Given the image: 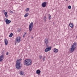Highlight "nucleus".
<instances>
[{
	"label": "nucleus",
	"mask_w": 77,
	"mask_h": 77,
	"mask_svg": "<svg viewBox=\"0 0 77 77\" xmlns=\"http://www.w3.org/2000/svg\"><path fill=\"white\" fill-rule=\"evenodd\" d=\"M76 45H77V43L76 42H75L73 44L72 46L71 47L70 50V53H72L76 48Z\"/></svg>",
	"instance_id": "f03ea898"
},
{
	"label": "nucleus",
	"mask_w": 77,
	"mask_h": 77,
	"mask_svg": "<svg viewBox=\"0 0 77 77\" xmlns=\"http://www.w3.org/2000/svg\"><path fill=\"white\" fill-rule=\"evenodd\" d=\"M66 1H68V0H66Z\"/></svg>",
	"instance_id": "473e14b6"
},
{
	"label": "nucleus",
	"mask_w": 77,
	"mask_h": 77,
	"mask_svg": "<svg viewBox=\"0 0 77 77\" xmlns=\"http://www.w3.org/2000/svg\"><path fill=\"white\" fill-rule=\"evenodd\" d=\"M45 56H44L43 58V61H45Z\"/></svg>",
	"instance_id": "5701e85b"
},
{
	"label": "nucleus",
	"mask_w": 77,
	"mask_h": 77,
	"mask_svg": "<svg viewBox=\"0 0 77 77\" xmlns=\"http://www.w3.org/2000/svg\"><path fill=\"white\" fill-rule=\"evenodd\" d=\"M5 17H6L7 18H8V15H5Z\"/></svg>",
	"instance_id": "2f4dec72"
},
{
	"label": "nucleus",
	"mask_w": 77,
	"mask_h": 77,
	"mask_svg": "<svg viewBox=\"0 0 77 77\" xmlns=\"http://www.w3.org/2000/svg\"><path fill=\"white\" fill-rule=\"evenodd\" d=\"M29 8H27L26 9V12H28L29 11Z\"/></svg>",
	"instance_id": "412c9836"
},
{
	"label": "nucleus",
	"mask_w": 77,
	"mask_h": 77,
	"mask_svg": "<svg viewBox=\"0 0 77 77\" xmlns=\"http://www.w3.org/2000/svg\"><path fill=\"white\" fill-rule=\"evenodd\" d=\"M5 12V10H3L2 11V12Z\"/></svg>",
	"instance_id": "7c9ffc66"
},
{
	"label": "nucleus",
	"mask_w": 77,
	"mask_h": 77,
	"mask_svg": "<svg viewBox=\"0 0 77 77\" xmlns=\"http://www.w3.org/2000/svg\"><path fill=\"white\" fill-rule=\"evenodd\" d=\"M54 53H57L58 52V49L55 48L54 49Z\"/></svg>",
	"instance_id": "ddd939ff"
},
{
	"label": "nucleus",
	"mask_w": 77,
	"mask_h": 77,
	"mask_svg": "<svg viewBox=\"0 0 77 77\" xmlns=\"http://www.w3.org/2000/svg\"><path fill=\"white\" fill-rule=\"evenodd\" d=\"M7 14H8V12H5L4 13V15H6Z\"/></svg>",
	"instance_id": "b1692460"
},
{
	"label": "nucleus",
	"mask_w": 77,
	"mask_h": 77,
	"mask_svg": "<svg viewBox=\"0 0 77 77\" xmlns=\"http://www.w3.org/2000/svg\"><path fill=\"white\" fill-rule=\"evenodd\" d=\"M16 67V68L17 69H21V63L18 60H17Z\"/></svg>",
	"instance_id": "7ed1b4c3"
},
{
	"label": "nucleus",
	"mask_w": 77,
	"mask_h": 77,
	"mask_svg": "<svg viewBox=\"0 0 77 77\" xmlns=\"http://www.w3.org/2000/svg\"><path fill=\"white\" fill-rule=\"evenodd\" d=\"M51 47L50 46L49 48H46L45 49V52H48L49 51L51 50Z\"/></svg>",
	"instance_id": "0eeeda50"
},
{
	"label": "nucleus",
	"mask_w": 77,
	"mask_h": 77,
	"mask_svg": "<svg viewBox=\"0 0 77 77\" xmlns=\"http://www.w3.org/2000/svg\"><path fill=\"white\" fill-rule=\"evenodd\" d=\"M68 9H71V6L69 5L68 7Z\"/></svg>",
	"instance_id": "393cba45"
},
{
	"label": "nucleus",
	"mask_w": 77,
	"mask_h": 77,
	"mask_svg": "<svg viewBox=\"0 0 77 77\" xmlns=\"http://www.w3.org/2000/svg\"><path fill=\"white\" fill-rule=\"evenodd\" d=\"M8 54H9V52H7L6 54V55H8Z\"/></svg>",
	"instance_id": "c756f323"
},
{
	"label": "nucleus",
	"mask_w": 77,
	"mask_h": 77,
	"mask_svg": "<svg viewBox=\"0 0 77 77\" xmlns=\"http://www.w3.org/2000/svg\"><path fill=\"white\" fill-rule=\"evenodd\" d=\"M36 74H40V73H41V71L39 70H37L36 71Z\"/></svg>",
	"instance_id": "2eb2a0df"
},
{
	"label": "nucleus",
	"mask_w": 77,
	"mask_h": 77,
	"mask_svg": "<svg viewBox=\"0 0 77 77\" xmlns=\"http://www.w3.org/2000/svg\"><path fill=\"white\" fill-rule=\"evenodd\" d=\"M19 60V62L20 63V61H21V60H22V59L20 58V59L19 60Z\"/></svg>",
	"instance_id": "bb28decb"
},
{
	"label": "nucleus",
	"mask_w": 77,
	"mask_h": 77,
	"mask_svg": "<svg viewBox=\"0 0 77 77\" xmlns=\"http://www.w3.org/2000/svg\"><path fill=\"white\" fill-rule=\"evenodd\" d=\"M26 33H27L26 32H25L24 33L23 36V38H24V37H25V36H26Z\"/></svg>",
	"instance_id": "aec40b11"
},
{
	"label": "nucleus",
	"mask_w": 77,
	"mask_h": 77,
	"mask_svg": "<svg viewBox=\"0 0 77 77\" xmlns=\"http://www.w3.org/2000/svg\"><path fill=\"white\" fill-rule=\"evenodd\" d=\"M5 22L6 24H9L11 23V21L10 20H8V19H6Z\"/></svg>",
	"instance_id": "6e6552de"
},
{
	"label": "nucleus",
	"mask_w": 77,
	"mask_h": 77,
	"mask_svg": "<svg viewBox=\"0 0 77 77\" xmlns=\"http://www.w3.org/2000/svg\"><path fill=\"white\" fill-rule=\"evenodd\" d=\"M48 19L50 20H51V15H49L48 17Z\"/></svg>",
	"instance_id": "6ab92c4d"
},
{
	"label": "nucleus",
	"mask_w": 77,
	"mask_h": 77,
	"mask_svg": "<svg viewBox=\"0 0 77 77\" xmlns=\"http://www.w3.org/2000/svg\"><path fill=\"white\" fill-rule=\"evenodd\" d=\"M42 58V56L40 55L39 57V59H41Z\"/></svg>",
	"instance_id": "4be33fe9"
},
{
	"label": "nucleus",
	"mask_w": 77,
	"mask_h": 77,
	"mask_svg": "<svg viewBox=\"0 0 77 77\" xmlns=\"http://www.w3.org/2000/svg\"><path fill=\"white\" fill-rule=\"evenodd\" d=\"M13 36V33H11L9 35V37L10 38H11V37H12V36Z\"/></svg>",
	"instance_id": "a211bd4d"
},
{
	"label": "nucleus",
	"mask_w": 77,
	"mask_h": 77,
	"mask_svg": "<svg viewBox=\"0 0 77 77\" xmlns=\"http://www.w3.org/2000/svg\"><path fill=\"white\" fill-rule=\"evenodd\" d=\"M46 45V47H47V48H50V47H49V46L48 45Z\"/></svg>",
	"instance_id": "a878e982"
},
{
	"label": "nucleus",
	"mask_w": 77,
	"mask_h": 77,
	"mask_svg": "<svg viewBox=\"0 0 77 77\" xmlns=\"http://www.w3.org/2000/svg\"><path fill=\"white\" fill-rule=\"evenodd\" d=\"M33 23H31L29 26V32H32V28H33Z\"/></svg>",
	"instance_id": "20e7f679"
},
{
	"label": "nucleus",
	"mask_w": 77,
	"mask_h": 77,
	"mask_svg": "<svg viewBox=\"0 0 77 77\" xmlns=\"http://www.w3.org/2000/svg\"><path fill=\"white\" fill-rule=\"evenodd\" d=\"M28 15H29V13H27L25 15L24 17H28Z\"/></svg>",
	"instance_id": "f3484780"
},
{
	"label": "nucleus",
	"mask_w": 77,
	"mask_h": 77,
	"mask_svg": "<svg viewBox=\"0 0 77 77\" xmlns=\"http://www.w3.org/2000/svg\"><path fill=\"white\" fill-rule=\"evenodd\" d=\"M10 12L11 14H12V13H13V11H10Z\"/></svg>",
	"instance_id": "c85d7f7f"
},
{
	"label": "nucleus",
	"mask_w": 77,
	"mask_h": 77,
	"mask_svg": "<svg viewBox=\"0 0 77 77\" xmlns=\"http://www.w3.org/2000/svg\"><path fill=\"white\" fill-rule=\"evenodd\" d=\"M69 26L71 28H72L74 27V24L72 23H70L69 24Z\"/></svg>",
	"instance_id": "f8f14e48"
},
{
	"label": "nucleus",
	"mask_w": 77,
	"mask_h": 77,
	"mask_svg": "<svg viewBox=\"0 0 77 77\" xmlns=\"http://www.w3.org/2000/svg\"><path fill=\"white\" fill-rule=\"evenodd\" d=\"M48 39L47 38H45V45H48Z\"/></svg>",
	"instance_id": "423d86ee"
},
{
	"label": "nucleus",
	"mask_w": 77,
	"mask_h": 77,
	"mask_svg": "<svg viewBox=\"0 0 77 77\" xmlns=\"http://www.w3.org/2000/svg\"><path fill=\"white\" fill-rule=\"evenodd\" d=\"M16 41L17 42H18V43L20 42L21 41V37H17L16 39Z\"/></svg>",
	"instance_id": "39448f33"
},
{
	"label": "nucleus",
	"mask_w": 77,
	"mask_h": 77,
	"mask_svg": "<svg viewBox=\"0 0 77 77\" xmlns=\"http://www.w3.org/2000/svg\"><path fill=\"white\" fill-rule=\"evenodd\" d=\"M18 32H21V29H18Z\"/></svg>",
	"instance_id": "cd10ccee"
},
{
	"label": "nucleus",
	"mask_w": 77,
	"mask_h": 77,
	"mask_svg": "<svg viewBox=\"0 0 77 77\" xmlns=\"http://www.w3.org/2000/svg\"><path fill=\"white\" fill-rule=\"evenodd\" d=\"M24 74V72L23 71H20V74L21 75H23Z\"/></svg>",
	"instance_id": "4468645a"
},
{
	"label": "nucleus",
	"mask_w": 77,
	"mask_h": 77,
	"mask_svg": "<svg viewBox=\"0 0 77 77\" xmlns=\"http://www.w3.org/2000/svg\"><path fill=\"white\" fill-rule=\"evenodd\" d=\"M5 45H7L8 44V41L6 39H5Z\"/></svg>",
	"instance_id": "9b49d317"
},
{
	"label": "nucleus",
	"mask_w": 77,
	"mask_h": 77,
	"mask_svg": "<svg viewBox=\"0 0 77 77\" xmlns=\"http://www.w3.org/2000/svg\"><path fill=\"white\" fill-rule=\"evenodd\" d=\"M3 59H4V55H1L0 57V62H2V60H3Z\"/></svg>",
	"instance_id": "9d476101"
},
{
	"label": "nucleus",
	"mask_w": 77,
	"mask_h": 77,
	"mask_svg": "<svg viewBox=\"0 0 77 77\" xmlns=\"http://www.w3.org/2000/svg\"><path fill=\"white\" fill-rule=\"evenodd\" d=\"M47 5V2H43L42 4V7H46V5Z\"/></svg>",
	"instance_id": "1a4fd4ad"
},
{
	"label": "nucleus",
	"mask_w": 77,
	"mask_h": 77,
	"mask_svg": "<svg viewBox=\"0 0 77 77\" xmlns=\"http://www.w3.org/2000/svg\"><path fill=\"white\" fill-rule=\"evenodd\" d=\"M23 63L26 66H29L32 63V61L30 59H27L24 61Z\"/></svg>",
	"instance_id": "f257e3e1"
},
{
	"label": "nucleus",
	"mask_w": 77,
	"mask_h": 77,
	"mask_svg": "<svg viewBox=\"0 0 77 77\" xmlns=\"http://www.w3.org/2000/svg\"><path fill=\"white\" fill-rule=\"evenodd\" d=\"M46 20H47V17H46V16H45L43 18V20L44 21H46Z\"/></svg>",
	"instance_id": "dca6fc26"
}]
</instances>
